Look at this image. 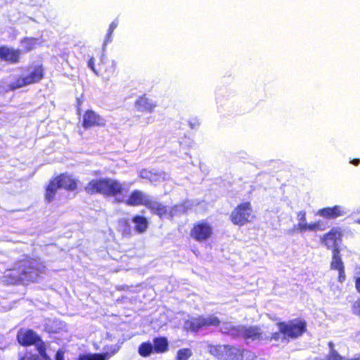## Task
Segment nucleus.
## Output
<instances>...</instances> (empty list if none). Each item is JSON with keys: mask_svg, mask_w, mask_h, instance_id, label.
I'll list each match as a JSON object with an SVG mask.
<instances>
[{"mask_svg": "<svg viewBox=\"0 0 360 360\" xmlns=\"http://www.w3.org/2000/svg\"><path fill=\"white\" fill-rule=\"evenodd\" d=\"M20 44L22 46V51L25 53L30 52L34 50L38 44V39L34 37H24Z\"/></svg>", "mask_w": 360, "mask_h": 360, "instance_id": "26", "label": "nucleus"}, {"mask_svg": "<svg viewBox=\"0 0 360 360\" xmlns=\"http://www.w3.org/2000/svg\"><path fill=\"white\" fill-rule=\"evenodd\" d=\"M120 225L121 226V234L122 237L130 238L132 236V229L128 219H123L120 220Z\"/></svg>", "mask_w": 360, "mask_h": 360, "instance_id": "27", "label": "nucleus"}, {"mask_svg": "<svg viewBox=\"0 0 360 360\" xmlns=\"http://www.w3.org/2000/svg\"><path fill=\"white\" fill-rule=\"evenodd\" d=\"M298 232L303 233L307 231H322L324 228L322 226L321 221H315L311 224L307 223H298L295 227Z\"/></svg>", "mask_w": 360, "mask_h": 360, "instance_id": "24", "label": "nucleus"}, {"mask_svg": "<svg viewBox=\"0 0 360 360\" xmlns=\"http://www.w3.org/2000/svg\"><path fill=\"white\" fill-rule=\"evenodd\" d=\"M354 222L360 224V219L355 220Z\"/></svg>", "mask_w": 360, "mask_h": 360, "instance_id": "44", "label": "nucleus"}, {"mask_svg": "<svg viewBox=\"0 0 360 360\" xmlns=\"http://www.w3.org/2000/svg\"><path fill=\"white\" fill-rule=\"evenodd\" d=\"M55 360H65L64 352L61 350L57 351L55 355Z\"/></svg>", "mask_w": 360, "mask_h": 360, "instance_id": "37", "label": "nucleus"}, {"mask_svg": "<svg viewBox=\"0 0 360 360\" xmlns=\"http://www.w3.org/2000/svg\"><path fill=\"white\" fill-rule=\"evenodd\" d=\"M88 66L89 68L96 75H100L101 74V69L97 70L95 67V59L94 57H90L88 60Z\"/></svg>", "mask_w": 360, "mask_h": 360, "instance_id": "33", "label": "nucleus"}, {"mask_svg": "<svg viewBox=\"0 0 360 360\" xmlns=\"http://www.w3.org/2000/svg\"><path fill=\"white\" fill-rule=\"evenodd\" d=\"M243 327L244 325L231 326L229 328L228 333L231 335L242 338L243 333Z\"/></svg>", "mask_w": 360, "mask_h": 360, "instance_id": "29", "label": "nucleus"}, {"mask_svg": "<svg viewBox=\"0 0 360 360\" xmlns=\"http://www.w3.org/2000/svg\"><path fill=\"white\" fill-rule=\"evenodd\" d=\"M345 212L340 205L324 207L319 210V214L326 219H335L344 215Z\"/></svg>", "mask_w": 360, "mask_h": 360, "instance_id": "19", "label": "nucleus"}, {"mask_svg": "<svg viewBox=\"0 0 360 360\" xmlns=\"http://www.w3.org/2000/svg\"><path fill=\"white\" fill-rule=\"evenodd\" d=\"M81 124L84 129L104 127L106 125L105 119L91 109L86 110L82 118Z\"/></svg>", "mask_w": 360, "mask_h": 360, "instance_id": "10", "label": "nucleus"}, {"mask_svg": "<svg viewBox=\"0 0 360 360\" xmlns=\"http://www.w3.org/2000/svg\"><path fill=\"white\" fill-rule=\"evenodd\" d=\"M117 25H118L117 20H115L114 21H112L110 23V25L108 27L107 34H106L105 43L111 41V36L112 34V32H114L115 29L117 27Z\"/></svg>", "mask_w": 360, "mask_h": 360, "instance_id": "31", "label": "nucleus"}, {"mask_svg": "<svg viewBox=\"0 0 360 360\" xmlns=\"http://www.w3.org/2000/svg\"><path fill=\"white\" fill-rule=\"evenodd\" d=\"M350 163L354 165H355V166H357L360 163V160L358 159V158L352 159V160H350Z\"/></svg>", "mask_w": 360, "mask_h": 360, "instance_id": "39", "label": "nucleus"}, {"mask_svg": "<svg viewBox=\"0 0 360 360\" xmlns=\"http://www.w3.org/2000/svg\"><path fill=\"white\" fill-rule=\"evenodd\" d=\"M81 110H82V109L80 108V103H79L78 107H77V114H80Z\"/></svg>", "mask_w": 360, "mask_h": 360, "instance_id": "43", "label": "nucleus"}, {"mask_svg": "<svg viewBox=\"0 0 360 360\" xmlns=\"http://www.w3.org/2000/svg\"><path fill=\"white\" fill-rule=\"evenodd\" d=\"M45 266L30 256L18 259L13 267L6 270L4 278L8 285H28L35 283L45 271Z\"/></svg>", "mask_w": 360, "mask_h": 360, "instance_id": "1", "label": "nucleus"}, {"mask_svg": "<svg viewBox=\"0 0 360 360\" xmlns=\"http://www.w3.org/2000/svg\"><path fill=\"white\" fill-rule=\"evenodd\" d=\"M220 324L221 320L214 315H209L207 316H198L187 320L185 323L186 329L195 333L200 329L211 326L218 327Z\"/></svg>", "mask_w": 360, "mask_h": 360, "instance_id": "8", "label": "nucleus"}, {"mask_svg": "<svg viewBox=\"0 0 360 360\" xmlns=\"http://www.w3.org/2000/svg\"><path fill=\"white\" fill-rule=\"evenodd\" d=\"M344 359L335 349H330L329 353L323 360H344Z\"/></svg>", "mask_w": 360, "mask_h": 360, "instance_id": "30", "label": "nucleus"}, {"mask_svg": "<svg viewBox=\"0 0 360 360\" xmlns=\"http://www.w3.org/2000/svg\"><path fill=\"white\" fill-rule=\"evenodd\" d=\"M58 189H60L54 177L49 180L44 189V200L46 202H53L57 194Z\"/></svg>", "mask_w": 360, "mask_h": 360, "instance_id": "20", "label": "nucleus"}, {"mask_svg": "<svg viewBox=\"0 0 360 360\" xmlns=\"http://www.w3.org/2000/svg\"><path fill=\"white\" fill-rule=\"evenodd\" d=\"M277 326L284 338L292 340L301 337L307 331V322L300 318L278 322Z\"/></svg>", "mask_w": 360, "mask_h": 360, "instance_id": "6", "label": "nucleus"}, {"mask_svg": "<svg viewBox=\"0 0 360 360\" xmlns=\"http://www.w3.org/2000/svg\"><path fill=\"white\" fill-rule=\"evenodd\" d=\"M209 353L218 360H252V352L233 345H210Z\"/></svg>", "mask_w": 360, "mask_h": 360, "instance_id": "3", "label": "nucleus"}, {"mask_svg": "<svg viewBox=\"0 0 360 360\" xmlns=\"http://www.w3.org/2000/svg\"><path fill=\"white\" fill-rule=\"evenodd\" d=\"M342 233L337 228H333L328 233H325L321 240L323 243L329 249L338 247V242L342 240Z\"/></svg>", "mask_w": 360, "mask_h": 360, "instance_id": "15", "label": "nucleus"}, {"mask_svg": "<svg viewBox=\"0 0 360 360\" xmlns=\"http://www.w3.org/2000/svg\"><path fill=\"white\" fill-rule=\"evenodd\" d=\"M154 353L163 354L169 350V342L165 337H155L153 340Z\"/></svg>", "mask_w": 360, "mask_h": 360, "instance_id": "23", "label": "nucleus"}, {"mask_svg": "<svg viewBox=\"0 0 360 360\" xmlns=\"http://www.w3.org/2000/svg\"><path fill=\"white\" fill-rule=\"evenodd\" d=\"M281 334L280 330L278 329V332H275L271 334V335L268 338L269 341L274 340V341H278L281 339Z\"/></svg>", "mask_w": 360, "mask_h": 360, "instance_id": "35", "label": "nucleus"}, {"mask_svg": "<svg viewBox=\"0 0 360 360\" xmlns=\"http://www.w3.org/2000/svg\"><path fill=\"white\" fill-rule=\"evenodd\" d=\"M22 50L6 45L0 46V60L8 64H18L20 62Z\"/></svg>", "mask_w": 360, "mask_h": 360, "instance_id": "11", "label": "nucleus"}, {"mask_svg": "<svg viewBox=\"0 0 360 360\" xmlns=\"http://www.w3.org/2000/svg\"><path fill=\"white\" fill-rule=\"evenodd\" d=\"M134 106L137 111L143 113H151L154 111L157 104L152 101V100L147 96V94H143L139 96L135 101Z\"/></svg>", "mask_w": 360, "mask_h": 360, "instance_id": "16", "label": "nucleus"}, {"mask_svg": "<svg viewBox=\"0 0 360 360\" xmlns=\"http://www.w3.org/2000/svg\"><path fill=\"white\" fill-rule=\"evenodd\" d=\"M298 219L300 221L299 223H305L306 222V212L304 211H300L297 213Z\"/></svg>", "mask_w": 360, "mask_h": 360, "instance_id": "36", "label": "nucleus"}, {"mask_svg": "<svg viewBox=\"0 0 360 360\" xmlns=\"http://www.w3.org/2000/svg\"><path fill=\"white\" fill-rule=\"evenodd\" d=\"M344 360H360V354H358L357 356H354L352 359H344Z\"/></svg>", "mask_w": 360, "mask_h": 360, "instance_id": "41", "label": "nucleus"}, {"mask_svg": "<svg viewBox=\"0 0 360 360\" xmlns=\"http://www.w3.org/2000/svg\"><path fill=\"white\" fill-rule=\"evenodd\" d=\"M18 360H40V359L37 354H32V353H25L22 355H20L18 358Z\"/></svg>", "mask_w": 360, "mask_h": 360, "instance_id": "34", "label": "nucleus"}, {"mask_svg": "<svg viewBox=\"0 0 360 360\" xmlns=\"http://www.w3.org/2000/svg\"><path fill=\"white\" fill-rule=\"evenodd\" d=\"M352 314L360 318V297L356 299L352 305Z\"/></svg>", "mask_w": 360, "mask_h": 360, "instance_id": "32", "label": "nucleus"}, {"mask_svg": "<svg viewBox=\"0 0 360 360\" xmlns=\"http://www.w3.org/2000/svg\"><path fill=\"white\" fill-rule=\"evenodd\" d=\"M242 338L245 340H263V332L259 326H245Z\"/></svg>", "mask_w": 360, "mask_h": 360, "instance_id": "17", "label": "nucleus"}, {"mask_svg": "<svg viewBox=\"0 0 360 360\" xmlns=\"http://www.w3.org/2000/svg\"><path fill=\"white\" fill-rule=\"evenodd\" d=\"M255 218L253 207L250 201L238 203L231 211L229 216L231 223L238 226L251 223Z\"/></svg>", "mask_w": 360, "mask_h": 360, "instance_id": "7", "label": "nucleus"}, {"mask_svg": "<svg viewBox=\"0 0 360 360\" xmlns=\"http://www.w3.org/2000/svg\"><path fill=\"white\" fill-rule=\"evenodd\" d=\"M60 188L67 191H74L78 188L79 181L74 178L72 174L67 172L60 173L54 176Z\"/></svg>", "mask_w": 360, "mask_h": 360, "instance_id": "14", "label": "nucleus"}, {"mask_svg": "<svg viewBox=\"0 0 360 360\" xmlns=\"http://www.w3.org/2000/svg\"><path fill=\"white\" fill-rule=\"evenodd\" d=\"M117 351V348H114L110 352L82 354H79L76 360H107Z\"/></svg>", "mask_w": 360, "mask_h": 360, "instance_id": "21", "label": "nucleus"}, {"mask_svg": "<svg viewBox=\"0 0 360 360\" xmlns=\"http://www.w3.org/2000/svg\"><path fill=\"white\" fill-rule=\"evenodd\" d=\"M213 236V227L205 220H200L194 223L190 230V236L195 241L204 243Z\"/></svg>", "mask_w": 360, "mask_h": 360, "instance_id": "9", "label": "nucleus"}, {"mask_svg": "<svg viewBox=\"0 0 360 360\" xmlns=\"http://www.w3.org/2000/svg\"><path fill=\"white\" fill-rule=\"evenodd\" d=\"M148 200V196L143 191L137 189L132 191L125 200L124 198H116L117 202H124L126 205L133 207L139 205L146 207Z\"/></svg>", "mask_w": 360, "mask_h": 360, "instance_id": "12", "label": "nucleus"}, {"mask_svg": "<svg viewBox=\"0 0 360 360\" xmlns=\"http://www.w3.org/2000/svg\"><path fill=\"white\" fill-rule=\"evenodd\" d=\"M330 266L332 270L338 271V280L339 282L342 283L345 281V266L341 259L340 250L338 247H335L332 250V259Z\"/></svg>", "mask_w": 360, "mask_h": 360, "instance_id": "13", "label": "nucleus"}, {"mask_svg": "<svg viewBox=\"0 0 360 360\" xmlns=\"http://www.w3.org/2000/svg\"><path fill=\"white\" fill-rule=\"evenodd\" d=\"M124 190L123 184L120 181L109 177L91 179L84 186L87 194H101L104 197L117 198L122 194Z\"/></svg>", "mask_w": 360, "mask_h": 360, "instance_id": "2", "label": "nucleus"}, {"mask_svg": "<svg viewBox=\"0 0 360 360\" xmlns=\"http://www.w3.org/2000/svg\"><path fill=\"white\" fill-rule=\"evenodd\" d=\"M146 207L153 214L158 215L160 218L165 217L172 212L167 206L150 199L147 202Z\"/></svg>", "mask_w": 360, "mask_h": 360, "instance_id": "18", "label": "nucleus"}, {"mask_svg": "<svg viewBox=\"0 0 360 360\" xmlns=\"http://www.w3.org/2000/svg\"><path fill=\"white\" fill-rule=\"evenodd\" d=\"M22 69V75L9 84L10 90L14 91L26 86L38 84L45 77L46 69L42 63L30 65Z\"/></svg>", "mask_w": 360, "mask_h": 360, "instance_id": "4", "label": "nucleus"}, {"mask_svg": "<svg viewBox=\"0 0 360 360\" xmlns=\"http://www.w3.org/2000/svg\"><path fill=\"white\" fill-rule=\"evenodd\" d=\"M355 288L356 291L360 294V277L355 279Z\"/></svg>", "mask_w": 360, "mask_h": 360, "instance_id": "38", "label": "nucleus"}, {"mask_svg": "<svg viewBox=\"0 0 360 360\" xmlns=\"http://www.w3.org/2000/svg\"><path fill=\"white\" fill-rule=\"evenodd\" d=\"M131 221L134 224V229L138 234L145 233L148 228V220L146 217L141 215H134L131 218Z\"/></svg>", "mask_w": 360, "mask_h": 360, "instance_id": "22", "label": "nucleus"}, {"mask_svg": "<svg viewBox=\"0 0 360 360\" xmlns=\"http://www.w3.org/2000/svg\"><path fill=\"white\" fill-rule=\"evenodd\" d=\"M138 353L142 357H148L154 353L153 344L149 342H141L138 347Z\"/></svg>", "mask_w": 360, "mask_h": 360, "instance_id": "25", "label": "nucleus"}, {"mask_svg": "<svg viewBox=\"0 0 360 360\" xmlns=\"http://www.w3.org/2000/svg\"><path fill=\"white\" fill-rule=\"evenodd\" d=\"M18 343L25 347L34 346L39 356L45 360L49 359L47 345L35 331L30 328H20L16 335Z\"/></svg>", "mask_w": 360, "mask_h": 360, "instance_id": "5", "label": "nucleus"}, {"mask_svg": "<svg viewBox=\"0 0 360 360\" xmlns=\"http://www.w3.org/2000/svg\"><path fill=\"white\" fill-rule=\"evenodd\" d=\"M328 347H330V349H335L334 345L332 342H328Z\"/></svg>", "mask_w": 360, "mask_h": 360, "instance_id": "42", "label": "nucleus"}, {"mask_svg": "<svg viewBox=\"0 0 360 360\" xmlns=\"http://www.w3.org/2000/svg\"><path fill=\"white\" fill-rule=\"evenodd\" d=\"M192 356L189 348H183L178 350L175 360H188Z\"/></svg>", "mask_w": 360, "mask_h": 360, "instance_id": "28", "label": "nucleus"}, {"mask_svg": "<svg viewBox=\"0 0 360 360\" xmlns=\"http://www.w3.org/2000/svg\"><path fill=\"white\" fill-rule=\"evenodd\" d=\"M199 124H200L198 122H195L193 123L191 122H189V125H190L191 128H192V129H194L196 126H198Z\"/></svg>", "mask_w": 360, "mask_h": 360, "instance_id": "40", "label": "nucleus"}]
</instances>
